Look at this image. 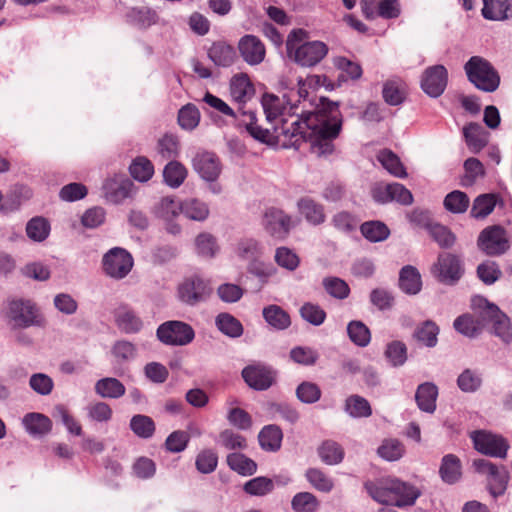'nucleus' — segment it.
Here are the masks:
<instances>
[{"label":"nucleus","mask_w":512,"mask_h":512,"mask_svg":"<svg viewBox=\"0 0 512 512\" xmlns=\"http://www.w3.org/2000/svg\"><path fill=\"white\" fill-rule=\"evenodd\" d=\"M132 187L133 183L130 179L124 175L115 174L104 181L102 190L107 201L119 204L131 196Z\"/></svg>","instance_id":"a211bd4d"},{"label":"nucleus","mask_w":512,"mask_h":512,"mask_svg":"<svg viewBox=\"0 0 512 512\" xmlns=\"http://www.w3.org/2000/svg\"><path fill=\"white\" fill-rule=\"evenodd\" d=\"M7 317L16 328L25 329L31 326L42 327L44 325V319L39 314L36 305L27 299L8 300Z\"/></svg>","instance_id":"0eeeda50"},{"label":"nucleus","mask_w":512,"mask_h":512,"mask_svg":"<svg viewBox=\"0 0 512 512\" xmlns=\"http://www.w3.org/2000/svg\"><path fill=\"white\" fill-rule=\"evenodd\" d=\"M153 213L162 220L176 218L181 213V203L178 204L172 196L162 197L154 206Z\"/></svg>","instance_id":"e2e57ef3"},{"label":"nucleus","mask_w":512,"mask_h":512,"mask_svg":"<svg viewBox=\"0 0 512 512\" xmlns=\"http://www.w3.org/2000/svg\"><path fill=\"white\" fill-rule=\"evenodd\" d=\"M181 213L191 220L202 222L209 216V207L197 198H189L181 202Z\"/></svg>","instance_id":"c03bdc74"},{"label":"nucleus","mask_w":512,"mask_h":512,"mask_svg":"<svg viewBox=\"0 0 512 512\" xmlns=\"http://www.w3.org/2000/svg\"><path fill=\"white\" fill-rule=\"evenodd\" d=\"M303 29H293L286 40V52L290 59L302 67H313L328 54L329 48L322 41H306Z\"/></svg>","instance_id":"20e7f679"},{"label":"nucleus","mask_w":512,"mask_h":512,"mask_svg":"<svg viewBox=\"0 0 512 512\" xmlns=\"http://www.w3.org/2000/svg\"><path fill=\"white\" fill-rule=\"evenodd\" d=\"M439 390L435 383L424 382L418 385L415 392V401L419 410L432 414L436 410V401Z\"/></svg>","instance_id":"4be33fe9"},{"label":"nucleus","mask_w":512,"mask_h":512,"mask_svg":"<svg viewBox=\"0 0 512 512\" xmlns=\"http://www.w3.org/2000/svg\"><path fill=\"white\" fill-rule=\"evenodd\" d=\"M156 337L167 346H186L194 340L195 331L184 321L168 320L158 326Z\"/></svg>","instance_id":"1a4fd4ad"},{"label":"nucleus","mask_w":512,"mask_h":512,"mask_svg":"<svg viewBox=\"0 0 512 512\" xmlns=\"http://www.w3.org/2000/svg\"><path fill=\"white\" fill-rule=\"evenodd\" d=\"M465 175L461 179L463 187L472 186L478 177L485 175V169L482 162L474 157H470L464 161Z\"/></svg>","instance_id":"69168bd1"},{"label":"nucleus","mask_w":512,"mask_h":512,"mask_svg":"<svg viewBox=\"0 0 512 512\" xmlns=\"http://www.w3.org/2000/svg\"><path fill=\"white\" fill-rule=\"evenodd\" d=\"M453 327L458 333L469 338H475L482 333L475 316L468 313L458 316L454 320Z\"/></svg>","instance_id":"5fc2aeb1"},{"label":"nucleus","mask_w":512,"mask_h":512,"mask_svg":"<svg viewBox=\"0 0 512 512\" xmlns=\"http://www.w3.org/2000/svg\"><path fill=\"white\" fill-rule=\"evenodd\" d=\"M439 326L433 320L421 322L413 332V338L428 348H433L438 343Z\"/></svg>","instance_id":"473e14b6"},{"label":"nucleus","mask_w":512,"mask_h":512,"mask_svg":"<svg viewBox=\"0 0 512 512\" xmlns=\"http://www.w3.org/2000/svg\"><path fill=\"white\" fill-rule=\"evenodd\" d=\"M188 170L177 160L168 161L162 171L163 183L172 189L179 188L186 180Z\"/></svg>","instance_id":"2f4dec72"},{"label":"nucleus","mask_w":512,"mask_h":512,"mask_svg":"<svg viewBox=\"0 0 512 512\" xmlns=\"http://www.w3.org/2000/svg\"><path fill=\"white\" fill-rule=\"evenodd\" d=\"M407 346L400 340H393L386 345L384 356L389 364L398 368L403 366L407 361Z\"/></svg>","instance_id":"603ef678"},{"label":"nucleus","mask_w":512,"mask_h":512,"mask_svg":"<svg viewBox=\"0 0 512 512\" xmlns=\"http://www.w3.org/2000/svg\"><path fill=\"white\" fill-rule=\"evenodd\" d=\"M95 392L102 398L118 399L122 397L126 388L124 384L114 377H105L95 383Z\"/></svg>","instance_id":"e433bc0d"},{"label":"nucleus","mask_w":512,"mask_h":512,"mask_svg":"<svg viewBox=\"0 0 512 512\" xmlns=\"http://www.w3.org/2000/svg\"><path fill=\"white\" fill-rule=\"evenodd\" d=\"M362 236L369 242L376 243L386 240L390 235L388 226L379 220L366 221L360 225Z\"/></svg>","instance_id":"a19ab883"},{"label":"nucleus","mask_w":512,"mask_h":512,"mask_svg":"<svg viewBox=\"0 0 512 512\" xmlns=\"http://www.w3.org/2000/svg\"><path fill=\"white\" fill-rule=\"evenodd\" d=\"M322 285L325 291L335 299L344 300L350 294L349 285L339 277H325L322 281Z\"/></svg>","instance_id":"0e129e2a"},{"label":"nucleus","mask_w":512,"mask_h":512,"mask_svg":"<svg viewBox=\"0 0 512 512\" xmlns=\"http://www.w3.org/2000/svg\"><path fill=\"white\" fill-rule=\"evenodd\" d=\"M439 476L441 480L448 485H454L459 482L462 478V463L460 458L452 453L444 455L439 467Z\"/></svg>","instance_id":"bb28decb"},{"label":"nucleus","mask_w":512,"mask_h":512,"mask_svg":"<svg viewBox=\"0 0 512 512\" xmlns=\"http://www.w3.org/2000/svg\"><path fill=\"white\" fill-rule=\"evenodd\" d=\"M154 172L153 163L145 156H137L129 166L131 177L141 183L149 181Z\"/></svg>","instance_id":"37998d69"},{"label":"nucleus","mask_w":512,"mask_h":512,"mask_svg":"<svg viewBox=\"0 0 512 512\" xmlns=\"http://www.w3.org/2000/svg\"><path fill=\"white\" fill-rule=\"evenodd\" d=\"M347 334L350 341L358 347L364 348L371 341L370 329L360 320H352L348 323Z\"/></svg>","instance_id":"3c124183"},{"label":"nucleus","mask_w":512,"mask_h":512,"mask_svg":"<svg viewBox=\"0 0 512 512\" xmlns=\"http://www.w3.org/2000/svg\"><path fill=\"white\" fill-rule=\"evenodd\" d=\"M241 376L251 389L266 391L276 382L277 372L271 366L256 363L244 367Z\"/></svg>","instance_id":"ddd939ff"},{"label":"nucleus","mask_w":512,"mask_h":512,"mask_svg":"<svg viewBox=\"0 0 512 512\" xmlns=\"http://www.w3.org/2000/svg\"><path fill=\"white\" fill-rule=\"evenodd\" d=\"M465 272L463 258L452 252L439 253L437 261L431 267V273L441 284L456 285Z\"/></svg>","instance_id":"423d86ee"},{"label":"nucleus","mask_w":512,"mask_h":512,"mask_svg":"<svg viewBox=\"0 0 512 512\" xmlns=\"http://www.w3.org/2000/svg\"><path fill=\"white\" fill-rule=\"evenodd\" d=\"M227 465L241 476H251L257 472V463L245 454L233 452L227 455Z\"/></svg>","instance_id":"4c0bfd02"},{"label":"nucleus","mask_w":512,"mask_h":512,"mask_svg":"<svg viewBox=\"0 0 512 512\" xmlns=\"http://www.w3.org/2000/svg\"><path fill=\"white\" fill-rule=\"evenodd\" d=\"M399 289L407 295H417L422 290V278L419 270L412 265H405L399 271Z\"/></svg>","instance_id":"a878e982"},{"label":"nucleus","mask_w":512,"mask_h":512,"mask_svg":"<svg viewBox=\"0 0 512 512\" xmlns=\"http://www.w3.org/2000/svg\"><path fill=\"white\" fill-rule=\"evenodd\" d=\"M129 427L139 438L150 439L156 430L154 420L147 415L136 414L130 419Z\"/></svg>","instance_id":"09e8293b"},{"label":"nucleus","mask_w":512,"mask_h":512,"mask_svg":"<svg viewBox=\"0 0 512 512\" xmlns=\"http://www.w3.org/2000/svg\"><path fill=\"white\" fill-rule=\"evenodd\" d=\"M382 97L390 106L401 105L406 99L402 83L397 80H387L383 84Z\"/></svg>","instance_id":"6e6d98bb"},{"label":"nucleus","mask_w":512,"mask_h":512,"mask_svg":"<svg viewBox=\"0 0 512 512\" xmlns=\"http://www.w3.org/2000/svg\"><path fill=\"white\" fill-rule=\"evenodd\" d=\"M236 252L239 258L250 262L261 258L263 247L256 239L245 238L238 242Z\"/></svg>","instance_id":"052dcab7"},{"label":"nucleus","mask_w":512,"mask_h":512,"mask_svg":"<svg viewBox=\"0 0 512 512\" xmlns=\"http://www.w3.org/2000/svg\"><path fill=\"white\" fill-rule=\"evenodd\" d=\"M134 261L132 255L124 248L113 247L102 258L104 273L116 280L125 278L132 270Z\"/></svg>","instance_id":"9b49d317"},{"label":"nucleus","mask_w":512,"mask_h":512,"mask_svg":"<svg viewBox=\"0 0 512 512\" xmlns=\"http://www.w3.org/2000/svg\"><path fill=\"white\" fill-rule=\"evenodd\" d=\"M428 233L433 241H435L442 249H449L456 242V235L451 231V229L437 222L430 228Z\"/></svg>","instance_id":"680f3d73"},{"label":"nucleus","mask_w":512,"mask_h":512,"mask_svg":"<svg viewBox=\"0 0 512 512\" xmlns=\"http://www.w3.org/2000/svg\"><path fill=\"white\" fill-rule=\"evenodd\" d=\"M345 410L354 418L369 417L372 414L368 400L359 395H351L346 399Z\"/></svg>","instance_id":"bf43d9fd"},{"label":"nucleus","mask_w":512,"mask_h":512,"mask_svg":"<svg viewBox=\"0 0 512 512\" xmlns=\"http://www.w3.org/2000/svg\"><path fill=\"white\" fill-rule=\"evenodd\" d=\"M298 212L305 221L313 226H319L326 220L325 207L311 197L304 196L297 201Z\"/></svg>","instance_id":"aec40b11"},{"label":"nucleus","mask_w":512,"mask_h":512,"mask_svg":"<svg viewBox=\"0 0 512 512\" xmlns=\"http://www.w3.org/2000/svg\"><path fill=\"white\" fill-rule=\"evenodd\" d=\"M32 192L29 187L22 184H16L0 202V212L9 214L19 210L24 201L29 200Z\"/></svg>","instance_id":"cd10ccee"},{"label":"nucleus","mask_w":512,"mask_h":512,"mask_svg":"<svg viewBox=\"0 0 512 512\" xmlns=\"http://www.w3.org/2000/svg\"><path fill=\"white\" fill-rule=\"evenodd\" d=\"M509 0H483L482 16L487 20L499 21L508 18Z\"/></svg>","instance_id":"de8ad7c7"},{"label":"nucleus","mask_w":512,"mask_h":512,"mask_svg":"<svg viewBox=\"0 0 512 512\" xmlns=\"http://www.w3.org/2000/svg\"><path fill=\"white\" fill-rule=\"evenodd\" d=\"M217 329L230 338L242 336L244 328L242 323L233 315L227 312L220 313L215 318Z\"/></svg>","instance_id":"ea45409f"},{"label":"nucleus","mask_w":512,"mask_h":512,"mask_svg":"<svg viewBox=\"0 0 512 512\" xmlns=\"http://www.w3.org/2000/svg\"><path fill=\"white\" fill-rule=\"evenodd\" d=\"M467 80L478 90L485 93L495 92L501 78L493 64L482 56H471L463 66Z\"/></svg>","instance_id":"39448f33"},{"label":"nucleus","mask_w":512,"mask_h":512,"mask_svg":"<svg viewBox=\"0 0 512 512\" xmlns=\"http://www.w3.org/2000/svg\"><path fill=\"white\" fill-rule=\"evenodd\" d=\"M482 375L473 369H464L457 378V386L464 393H474L482 386Z\"/></svg>","instance_id":"4d7b16f0"},{"label":"nucleus","mask_w":512,"mask_h":512,"mask_svg":"<svg viewBox=\"0 0 512 512\" xmlns=\"http://www.w3.org/2000/svg\"><path fill=\"white\" fill-rule=\"evenodd\" d=\"M200 117L199 109L194 104L188 103L178 111L177 120L182 129L191 131L199 125Z\"/></svg>","instance_id":"13d9d810"},{"label":"nucleus","mask_w":512,"mask_h":512,"mask_svg":"<svg viewBox=\"0 0 512 512\" xmlns=\"http://www.w3.org/2000/svg\"><path fill=\"white\" fill-rule=\"evenodd\" d=\"M22 424L25 430L34 437L47 435L53 426L48 416L38 412L27 413L22 419Z\"/></svg>","instance_id":"c756f323"},{"label":"nucleus","mask_w":512,"mask_h":512,"mask_svg":"<svg viewBox=\"0 0 512 512\" xmlns=\"http://www.w3.org/2000/svg\"><path fill=\"white\" fill-rule=\"evenodd\" d=\"M498 201V195L484 193L478 195L472 203L470 216L476 220H483L490 215Z\"/></svg>","instance_id":"72a5a7b5"},{"label":"nucleus","mask_w":512,"mask_h":512,"mask_svg":"<svg viewBox=\"0 0 512 512\" xmlns=\"http://www.w3.org/2000/svg\"><path fill=\"white\" fill-rule=\"evenodd\" d=\"M209 293L210 289L207 283L199 276L186 278L178 286L179 300L190 306L205 300Z\"/></svg>","instance_id":"dca6fc26"},{"label":"nucleus","mask_w":512,"mask_h":512,"mask_svg":"<svg viewBox=\"0 0 512 512\" xmlns=\"http://www.w3.org/2000/svg\"><path fill=\"white\" fill-rule=\"evenodd\" d=\"M312 110H302L299 118L286 127L283 123L278 137H282L283 148L299 150L303 143L310 144V150L318 157L331 155L335 151L334 141L339 137L343 116L339 102L327 97H314L310 100Z\"/></svg>","instance_id":"f257e3e1"},{"label":"nucleus","mask_w":512,"mask_h":512,"mask_svg":"<svg viewBox=\"0 0 512 512\" xmlns=\"http://www.w3.org/2000/svg\"><path fill=\"white\" fill-rule=\"evenodd\" d=\"M472 467L478 474L487 476V489L493 498H497L505 493L509 481V473L504 466H498L487 459L478 458L473 460Z\"/></svg>","instance_id":"6e6552de"},{"label":"nucleus","mask_w":512,"mask_h":512,"mask_svg":"<svg viewBox=\"0 0 512 512\" xmlns=\"http://www.w3.org/2000/svg\"><path fill=\"white\" fill-rule=\"evenodd\" d=\"M283 431L276 424L265 425L258 434V442L263 451L277 452L281 449Z\"/></svg>","instance_id":"7c9ffc66"},{"label":"nucleus","mask_w":512,"mask_h":512,"mask_svg":"<svg viewBox=\"0 0 512 512\" xmlns=\"http://www.w3.org/2000/svg\"><path fill=\"white\" fill-rule=\"evenodd\" d=\"M474 448L483 455L504 458L509 449L507 441L497 434L486 430H476L471 433Z\"/></svg>","instance_id":"f8f14e48"},{"label":"nucleus","mask_w":512,"mask_h":512,"mask_svg":"<svg viewBox=\"0 0 512 512\" xmlns=\"http://www.w3.org/2000/svg\"><path fill=\"white\" fill-rule=\"evenodd\" d=\"M207 56L216 66L224 68L232 66L237 58L235 48L226 41L213 42Z\"/></svg>","instance_id":"b1692460"},{"label":"nucleus","mask_w":512,"mask_h":512,"mask_svg":"<svg viewBox=\"0 0 512 512\" xmlns=\"http://www.w3.org/2000/svg\"><path fill=\"white\" fill-rule=\"evenodd\" d=\"M331 224L336 230L350 234L356 230L359 219L349 211H340L332 216Z\"/></svg>","instance_id":"338daca9"},{"label":"nucleus","mask_w":512,"mask_h":512,"mask_svg":"<svg viewBox=\"0 0 512 512\" xmlns=\"http://www.w3.org/2000/svg\"><path fill=\"white\" fill-rule=\"evenodd\" d=\"M364 488L375 501L397 507L412 506L421 495L417 487L398 478H388L381 483L366 481Z\"/></svg>","instance_id":"f03ea898"},{"label":"nucleus","mask_w":512,"mask_h":512,"mask_svg":"<svg viewBox=\"0 0 512 512\" xmlns=\"http://www.w3.org/2000/svg\"><path fill=\"white\" fill-rule=\"evenodd\" d=\"M477 247L490 257L504 254L510 247L506 230L501 225L484 228L478 235Z\"/></svg>","instance_id":"9d476101"},{"label":"nucleus","mask_w":512,"mask_h":512,"mask_svg":"<svg viewBox=\"0 0 512 512\" xmlns=\"http://www.w3.org/2000/svg\"><path fill=\"white\" fill-rule=\"evenodd\" d=\"M443 206L452 214H463L470 206V199L465 192L453 190L444 197Z\"/></svg>","instance_id":"8fccbe9b"},{"label":"nucleus","mask_w":512,"mask_h":512,"mask_svg":"<svg viewBox=\"0 0 512 512\" xmlns=\"http://www.w3.org/2000/svg\"><path fill=\"white\" fill-rule=\"evenodd\" d=\"M263 226L265 231L275 239L284 240L293 228L292 217L284 210L276 207H269L263 215Z\"/></svg>","instance_id":"4468645a"},{"label":"nucleus","mask_w":512,"mask_h":512,"mask_svg":"<svg viewBox=\"0 0 512 512\" xmlns=\"http://www.w3.org/2000/svg\"><path fill=\"white\" fill-rule=\"evenodd\" d=\"M239 111L242 113V115L247 116L249 118V121L245 123L243 126L245 127L247 133L253 139L263 144L270 145L273 143V137L270 131L268 129L262 128L257 124V116L255 111H245L242 107L239 108Z\"/></svg>","instance_id":"58836bf2"},{"label":"nucleus","mask_w":512,"mask_h":512,"mask_svg":"<svg viewBox=\"0 0 512 512\" xmlns=\"http://www.w3.org/2000/svg\"><path fill=\"white\" fill-rule=\"evenodd\" d=\"M378 161L393 176L398 178L407 177V172L400 161V158L391 150L384 149L378 154Z\"/></svg>","instance_id":"864d4df0"},{"label":"nucleus","mask_w":512,"mask_h":512,"mask_svg":"<svg viewBox=\"0 0 512 512\" xmlns=\"http://www.w3.org/2000/svg\"><path fill=\"white\" fill-rule=\"evenodd\" d=\"M471 308L482 331L490 327V332L505 344L512 341L510 318L496 304L481 295H475L471 298Z\"/></svg>","instance_id":"7ed1b4c3"},{"label":"nucleus","mask_w":512,"mask_h":512,"mask_svg":"<svg viewBox=\"0 0 512 512\" xmlns=\"http://www.w3.org/2000/svg\"><path fill=\"white\" fill-rule=\"evenodd\" d=\"M263 318L275 330H285L291 325V318L281 306L271 304L263 308Z\"/></svg>","instance_id":"f704fd0d"},{"label":"nucleus","mask_w":512,"mask_h":512,"mask_svg":"<svg viewBox=\"0 0 512 512\" xmlns=\"http://www.w3.org/2000/svg\"><path fill=\"white\" fill-rule=\"evenodd\" d=\"M230 94L232 99L241 105L246 104L254 96V85L246 73H239L232 77Z\"/></svg>","instance_id":"5701e85b"},{"label":"nucleus","mask_w":512,"mask_h":512,"mask_svg":"<svg viewBox=\"0 0 512 512\" xmlns=\"http://www.w3.org/2000/svg\"><path fill=\"white\" fill-rule=\"evenodd\" d=\"M463 135L469 151L478 154L489 141V133L478 123L470 122L463 128Z\"/></svg>","instance_id":"393cba45"},{"label":"nucleus","mask_w":512,"mask_h":512,"mask_svg":"<svg viewBox=\"0 0 512 512\" xmlns=\"http://www.w3.org/2000/svg\"><path fill=\"white\" fill-rule=\"evenodd\" d=\"M194 171L205 181L215 182L221 174V163L215 153L203 151L192 159Z\"/></svg>","instance_id":"f3484780"},{"label":"nucleus","mask_w":512,"mask_h":512,"mask_svg":"<svg viewBox=\"0 0 512 512\" xmlns=\"http://www.w3.org/2000/svg\"><path fill=\"white\" fill-rule=\"evenodd\" d=\"M448 84V70L442 64L427 67L421 76L420 86L431 98L440 97Z\"/></svg>","instance_id":"2eb2a0df"},{"label":"nucleus","mask_w":512,"mask_h":512,"mask_svg":"<svg viewBox=\"0 0 512 512\" xmlns=\"http://www.w3.org/2000/svg\"><path fill=\"white\" fill-rule=\"evenodd\" d=\"M158 15L149 7H132L125 14V21L141 30H145L157 23Z\"/></svg>","instance_id":"c85d7f7f"},{"label":"nucleus","mask_w":512,"mask_h":512,"mask_svg":"<svg viewBox=\"0 0 512 512\" xmlns=\"http://www.w3.org/2000/svg\"><path fill=\"white\" fill-rule=\"evenodd\" d=\"M321 461L327 465L340 464L345 456L343 447L334 440H324L317 449Z\"/></svg>","instance_id":"c9c22d12"},{"label":"nucleus","mask_w":512,"mask_h":512,"mask_svg":"<svg viewBox=\"0 0 512 512\" xmlns=\"http://www.w3.org/2000/svg\"><path fill=\"white\" fill-rule=\"evenodd\" d=\"M51 225L49 221L42 216L31 218L26 224V234L34 242H43L50 234Z\"/></svg>","instance_id":"a18cd8bd"},{"label":"nucleus","mask_w":512,"mask_h":512,"mask_svg":"<svg viewBox=\"0 0 512 512\" xmlns=\"http://www.w3.org/2000/svg\"><path fill=\"white\" fill-rule=\"evenodd\" d=\"M115 323L126 334H136L143 328V321L127 304H121L115 311Z\"/></svg>","instance_id":"412c9836"},{"label":"nucleus","mask_w":512,"mask_h":512,"mask_svg":"<svg viewBox=\"0 0 512 512\" xmlns=\"http://www.w3.org/2000/svg\"><path fill=\"white\" fill-rule=\"evenodd\" d=\"M238 49L243 60L249 65H258L265 58V46L255 35L243 36L238 43Z\"/></svg>","instance_id":"6ab92c4d"},{"label":"nucleus","mask_w":512,"mask_h":512,"mask_svg":"<svg viewBox=\"0 0 512 512\" xmlns=\"http://www.w3.org/2000/svg\"><path fill=\"white\" fill-rule=\"evenodd\" d=\"M158 155L167 161L176 160L180 152V143L176 135L165 133L157 142Z\"/></svg>","instance_id":"79ce46f5"},{"label":"nucleus","mask_w":512,"mask_h":512,"mask_svg":"<svg viewBox=\"0 0 512 512\" xmlns=\"http://www.w3.org/2000/svg\"><path fill=\"white\" fill-rule=\"evenodd\" d=\"M319 505L317 497L310 492H299L291 500L295 512H315Z\"/></svg>","instance_id":"774afa93"},{"label":"nucleus","mask_w":512,"mask_h":512,"mask_svg":"<svg viewBox=\"0 0 512 512\" xmlns=\"http://www.w3.org/2000/svg\"><path fill=\"white\" fill-rule=\"evenodd\" d=\"M243 491L250 496L264 497L274 491V480L258 476L244 483Z\"/></svg>","instance_id":"49530a36"}]
</instances>
